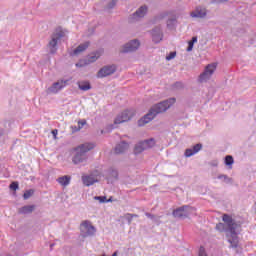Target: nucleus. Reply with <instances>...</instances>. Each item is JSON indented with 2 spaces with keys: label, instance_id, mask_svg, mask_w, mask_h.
<instances>
[{
  "label": "nucleus",
  "instance_id": "1",
  "mask_svg": "<svg viewBox=\"0 0 256 256\" xmlns=\"http://www.w3.org/2000/svg\"><path fill=\"white\" fill-rule=\"evenodd\" d=\"M222 221H224V223L220 222L216 225L217 231H220V233H223L224 231L228 233L227 237L230 247L237 249L239 245V237L237 235L238 233H241V222H236V220L229 214H224L222 216Z\"/></svg>",
  "mask_w": 256,
  "mask_h": 256
},
{
  "label": "nucleus",
  "instance_id": "2",
  "mask_svg": "<svg viewBox=\"0 0 256 256\" xmlns=\"http://www.w3.org/2000/svg\"><path fill=\"white\" fill-rule=\"evenodd\" d=\"M175 101H177L175 98H169L154 104L150 108L149 112L138 120V127H144V125H147V123H151V121H153L157 115L165 113L168 109H171V106L175 105Z\"/></svg>",
  "mask_w": 256,
  "mask_h": 256
},
{
  "label": "nucleus",
  "instance_id": "3",
  "mask_svg": "<svg viewBox=\"0 0 256 256\" xmlns=\"http://www.w3.org/2000/svg\"><path fill=\"white\" fill-rule=\"evenodd\" d=\"M92 149H95V144L91 142L80 144L79 146L74 148V151L76 153L72 158V163H74V165H79V163H85V161H87L88 159L87 153H89V151H92Z\"/></svg>",
  "mask_w": 256,
  "mask_h": 256
},
{
  "label": "nucleus",
  "instance_id": "4",
  "mask_svg": "<svg viewBox=\"0 0 256 256\" xmlns=\"http://www.w3.org/2000/svg\"><path fill=\"white\" fill-rule=\"evenodd\" d=\"M63 37H65V31H63V28H56L52 33L51 39L47 45L51 55H55V53H57V43H59Z\"/></svg>",
  "mask_w": 256,
  "mask_h": 256
},
{
  "label": "nucleus",
  "instance_id": "5",
  "mask_svg": "<svg viewBox=\"0 0 256 256\" xmlns=\"http://www.w3.org/2000/svg\"><path fill=\"white\" fill-rule=\"evenodd\" d=\"M97 233V228L93 226L91 221L84 220L80 224V235L83 237V239H86V237H93Z\"/></svg>",
  "mask_w": 256,
  "mask_h": 256
},
{
  "label": "nucleus",
  "instance_id": "6",
  "mask_svg": "<svg viewBox=\"0 0 256 256\" xmlns=\"http://www.w3.org/2000/svg\"><path fill=\"white\" fill-rule=\"evenodd\" d=\"M153 147H155V138L140 141L134 146V155H141L143 151H147V149H151Z\"/></svg>",
  "mask_w": 256,
  "mask_h": 256
},
{
  "label": "nucleus",
  "instance_id": "7",
  "mask_svg": "<svg viewBox=\"0 0 256 256\" xmlns=\"http://www.w3.org/2000/svg\"><path fill=\"white\" fill-rule=\"evenodd\" d=\"M165 17H168L166 21L167 29L173 31L177 25V19H179V16L174 11L164 12L159 15V19H165Z\"/></svg>",
  "mask_w": 256,
  "mask_h": 256
},
{
  "label": "nucleus",
  "instance_id": "8",
  "mask_svg": "<svg viewBox=\"0 0 256 256\" xmlns=\"http://www.w3.org/2000/svg\"><path fill=\"white\" fill-rule=\"evenodd\" d=\"M193 211H195V208L189 205H184L175 209L173 211V216L176 217V219H187Z\"/></svg>",
  "mask_w": 256,
  "mask_h": 256
},
{
  "label": "nucleus",
  "instance_id": "9",
  "mask_svg": "<svg viewBox=\"0 0 256 256\" xmlns=\"http://www.w3.org/2000/svg\"><path fill=\"white\" fill-rule=\"evenodd\" d=\"M215 69H217V64L212 63L208 64L202 74H200L198 81L199 83H206V81H209L211 79V75L215 73Z\"/></svg>",
  "mask_w": 256,
  "mask_h": 256
},
{
  "label": "nucleus",
  "instance_id": "10",
  "mask_svg": "<svg viewBox=\"0 0 256 256\" xmlns=\"http://www.w3.org/2000/svg\"><path fill=\"white\" fill-rule=\"evenodd\" d=\"M147 5H143L140 8L137 9V11H135L133 14H131L128 17V22L129 23H137V21H139L140 19H143V17H145V15H147Z\"/></svg>",
  "mask_w": 256,
  "mask_h": 256
},
{
  "label": "nucleus",
  "instance_id": "11",
  "mask_svg": "<svg viewBox=\"0 0 256 256\" xmlns=\"http://www.w3.org/2000/svg\"><path fill=\"white\" fill-rule=\"evenodd\" d=\"M133 115H135V112L131 110H124L115 118L114 125H121V123H127V121H131Z\"/></svg>",
  "mask_w": 256,
  "mask_h": 256
},
{
  "label": "nucleus",
  "instance_id": "12",
  "mask_svg": "<svg viewBox=\"0 0 256 256\" xmlns=\"http://www.w3.org/2000/svg\"><path fill=\"white\" fill-rule=\"evenodd\" d=\"M115 71H117V66H115V64L106 65L98 71L97 77L103 79V77H109V75H113Z\"/></svg>",
  "mask_w": 256,
  "mask_h": 256
},
{
  "label": "nucleus",
  "instance_id": "13",
  "mask_svg": "<svg viewBox=\"0 0 256 256\" xmlns=\"http://www.w3.org/2000/svg\"><path fill=\"white\" fill-rule=\"evenodd\" d=\"M141 43L139 40L134 39L126 43L121 50V53H133L134 51H137L139 49Z\"/></svg>",
  "mask_w": 256,
  "mask_h": 256
},
{
  "label": "nucleus",
  "instance_id": "14",
  "mask_svg": "<svg viewBox=\"0 0 256 256\" xmlns=\"http://www.w3.org/2000/svg\"><path fill=\"white\" fill-rule=\"evenodd\" d=\"M67 83H69V80H58L47 89V93H59L61 89L67 86Z\"/></svg>",
  "mask_w": 256,
  "mask_h": 256
},
{
  "label": "nucleus",
  "instance_id": "15",
  "mask_svg": "<svg viewBox=\"0 0 256 256\" xmlns=\"http://www.w3.org/2000/svg\"><path fill=\"white\" fill-rule=\"evenodd\" d=\"M190 17L193 19H205L207 17V9L203 6H198L190 12Z\"/></svg>",
  "mask_w": 256,
  "mask_h": 256
},
{
  "label": "nucleus",
  "instance_id": "16",
  "mask_svg": "<svg viewBox=\"0 0 256 256\" xmlns=\"http://www.w3.org/2000/svg\"><path fill=\"white\" fill-rule=\"evenodd\" d=\"M152 41L154 43H161L163 41V29L161 26H156L152 29Z\"/></svg>",
  "mask_w": 256,
  "mask_h": 256
},
{
  "label": "nucleus",
  "instance_id": "17",
  "mask_svg": "<svg viewBox=\"0 0 256 256\" xmlns=\"http://www.w3.org/2000/svg\"><path fill=\"white\" fill-rule=\"evenodd\" d=\"M89 45H90V42H85L83 44H80L77 48H75L72 52H70V56L77 57V55H81L83 51L89 48Z\"/></svg>",
  "mask_w": 256,
  "mask_h": 256
},
{
  "label": "nucleus",
  "instance_id": "18",
  "mask_svg": "<svg viewBox=\"0 0 256 256\" xmlns=\"http://www.w3.org/2000/svg\"><path fill=\"white\" fill-rule=\"evenodd\" d=\"M201 149H203V144L198 143L194 145L193 148L186 149L184 155L185 157H193V155H195V153H199Z\"/></svg>",
  "mask_w": 256,
  "mask_h": 256
},
{
  "label": "nucleus",
  "instance_id": "19",
  "mask_svg": "<svg viewBox=\"0 0 256 256\" xmlns=\"http://www.w3.org/2000/svg\"><path fill=\"white\" fill-rule=\"evenodd\" d=\"M129 149V143L122 141L119 144H117L114 148V153L116 155H123Z\"/></svg>",
  "mask_w": 256,
  "mask_h": 256
},
{
  "label": "nucleus",
  "instance_id": "20",
  "mask_svg": "<svg viewBox=\"0 0 256 256\" xmlns=\"http://www.w3.org/2000/svg\"><path fill=\"white\" fill-rule=\"evenodd\" d=\"M99 180L93 175L82 176V182L86 187H91L94 183H97Z\"/></svg>",
  "mask_w": 256,
  "mask_h": 256
},
{
  "label": "nucleus",
  "instance_id": "21",
  "mask_svg": "<svg viewBox=\"0 0 256 256\" xmlns=\"http://www.w3.org/2000/svg\"><path fill=\"white\" fill-rule=\"evenodd\" d=\"M34 211H35V205H26L19 208L18 213H20V215H29V213H32Z\"/></svg>",
  "mask_w": 256,
  "mask_h": 256
},
{
  "label": "nucleus",
  "instance_id": "22",
  "mask_svg": "<svg viewBox=\"0 0 256 256\" xmlns=\"http://www.w3.org/2000/svg\"><path fill=\"white\" fill-rule=\"evenodd\" d=\"M77 85H78V89H80V91L91 90V83L89 81H78Z\"/></svg>",
  "mask_w": 256,
  "mask_h": 256
},
{
  "label": "nucleus",
  "instance_id": "23",
  "mask_svg": "<svg viewBox=\"0 0 256 256\" xmlns=\"http://www.w3.org/2000/svg\"><path fill=\"white\" fill-rule=\"evenodd\" d=\"M107 179L117 181V179H119V171H117V169L110 168L108 170Z\"/></svg>",
  "mask_w": 256,
  "mask_h": 256
},
{
  "label": "nucleus",
  "instance_id": "24",
  "mask_svg": "<svg viewBox=\"0 0 256 256\" xmlns=\"http://www.w3.org/2000/svg\"><path fill=\"white\" fill-rule=\"evenodd\" d=\"M57 181L60 185L67 187V185H69V183H71V176H68V175L61 176L57 179Z\"/></svg>",
  "mask_w": 256,
  "mask_h": 256
},
{
  "label": "nucleus",
  "instance_id": "25",
  "mask_svg": "<svg viewBox=\"0 0 256 256\" xmlns=\"http://www.w3.org/2000/svg\"><path fill=\"white\" fill-rule=\"evenodd\" d=\"M224 163L227 165V167H229V169H232V165L235 163V160L233 159V156L227 155L224 158Z\"/></svg>",
  "mask_w": 256,
  "mask_h": 256
},
{
  "label": "nucleus",
  "instance_id": "26",
  "mask_svg": "<svg viewBox=\"0 0 256 256\" xmlns=\"http://www.w3.org/2000/svg\"><path fill=\"white\" fill-rule=\"evenodd\" d=\"M34 193H35V190L33 189L26 190L25 193L23 194V199L25 200L30 199V197H33Z\"/></svg>",
  "mask_w": 256,
  "mask_h": 256
},
{
  "label": "nucleus",
  "instance_id": "27",
  "mask_svg": "<svg viewBox=\"0 0 256 256\" xmlns=\"http://www.w3.org/2000/svg\"><path fill=\"white\" fill-rule=\"evenodd\" d=\"M133 217H139V215H137V214H129V213L124 215V218L128 222V225H131V222L133 221Z\"/></svg>",
  "mask_w": 256,
  "mask_h": 256
},
{
  "label": "nucleus",
  "instance_id": "28",
  "mask_svg": "<svg viewBox=\"0 0 256 256\" xmlns=\"http://www.w3.org/2000/svg\"><path fill=\"white\" fill-rule=\"evenodd\" d=\"M97 59H99V56H97V54H94L92 56H89L87 58V62H86V65H89V63H95V61H97Z\"/></svg>",
  "mask_w": 256,
  "mask_h": 256
},
{
  "label": "nucleus",
  "instance_id": "29",
  "mask_svg": "<svg viewBox=\"0 0 256 256\" xmlns=\"http://www.w3.org/2000/svg\"><path fill=\"white\" fill-rule=\"evenodd\" d=\"M146 217H148V219H151L152 221H155V223H159V216H155V215L147 212Z\"/></svg>",
  "mask_w": 256,
  "mask_h": 256
},
{
  "label": "nucleus",
  "instance_id": "30",
  "mask_svg": "<svg viewBox=\"0 0 256 256\" xmlns=\"http://www.w3.org/2000/svg\"><path fill=\"white\" fill-rule=\"evenodd\" d=\"M84 125H87V120L83 119L78 121V128H76L75 131H80V129H83Z\"/></svg>",
  "mask_w": 256,
  "mask_h": 256
},
{
  "label": "nucleus",
  "instance_id": "31",
  "mask_svg": "<svg viewBox=\"0 0 256 256\" xmlns=\"http://www.w3.org/2000/svg\"><path fill=\"white\" fill-rule=\"evenodd\" d=\"M9 189H11V191H17V189H19V182H12L9 185Z\"/></svg>",
  "mask_w": 256,
  "mask_h": 256
},
{
  "label": "nucleus",
  "instance_id": "32",
  "mask_svg": "<svg viewBox=\"0 0 256 256\" xmlns=\"http://www.w3.org/2000/svg\"><path fill=\"white\" fill-rule=\"evenodd\" d=\"M175 57H177V52H170L169 55L166 56V61H171V59H175Z\"/></svg>",
  "mask_w": 256,
  "mask_h": 256
},
{
  "label": "nucleus",
  "instance_id": "33",
  "mask_svg": "<svg viewBox=\"0 0 256 256\" xmlns=\"http://www.w3.org/2000/svg\"><path fill=\"white\" fill-rule=\"evenodd\" d=\"M94 199L96 201H99L100 203H107V197L106 196H95Z\"/></svg>",
  "mask_w": 256,
  "mask_h": 256
},
{
  "label": "nucleus",
  "instance_id": "34",
  "mask_svg": "<svg viewBox=\"0 0 256 256\" xmlns=\"http://www.w3.org/2000/svg\"><path fill=\"white\" fill-rule=\"evenodd\" d=\"M218 179H224L225 183H232L233 179L229 178L227 175H219Z\"/></svg>",
  "mask_w": 256,
  "mask_h": 256
},
{
  "label": "nucleus",
  "instance_id": "35",
  "mask_svg": "<svg viewBox=\"0 0 256 256\" xmlns=\"http://www.w3.org/2000/svg\"><path fill=\"white\" fill-rule=\"evenodd\" d=\"M115 5H117V1L112 0L107 4L106 9H113L115 7Z\"/></svg>",
  "mask_w": 256,
  "mask_h": 256
},
{
  "label": "nucleus",
  "instance_id": "36",
  "mask_svg": "<svg viewBox=\"0 0 256 256\" xmlns=\"http://www.w3.org/2000/svg\"><path fill=\"white\" fill-rule=\"evenodd\" d=\"M183 84L181 82H176L174 85H173V89H183Z\"/></svg>",
  "mask_w": 256,
  "mask_h": 256
},
{
  "label": "nucleus",
  "instance_id": "37",
  "mask_svg": "<svg viewBox=\"0 0 256 256\" xmlns=\"http://www.w3.org/2000/svg\"><path fill=\"white\" fill-rule=\"evenodd\" d=\"M193 45H195L193 42H188V47L186 49V51L190 52V51H193Z\"/></svg>",
  "mask_w": 256,
  "mask_h": 256
},
{
  "label": "nucleus",
  "instance_id": "38",
  "mask_svg": "<svg viewBox=\"0 0 256 256\" xmlns=\"http://www.w3.org/2000/svg\"><path fill=\"white\" fill-rule=\"evenodd\" d=\"M199 256H207V254L205 253V248L204 247H200Z\"/></svg>",
  "mask_w": 256,
  "mask_h": 256
},
{
  "label": "nucleus",
  "instance_id": "39",
  "mask_svg": "<svg viewBox=\"0 0 256 256\" xmlns=\"http://www.w3.org/2000/svg\"><path fill=\"white\" fill-rule=\"evenodd\" d=\"M190 43H197V36H193Z\"/></svg>",
  "mask_w": 256,
  "mask_h": 256
},
{
  "label": "nucleus",
  "instance_id": "40",
  "mask_svg": "<svg viewBox=\"0 0 256 256\" xmlns=\"http://www.w3.org/2000/svg\"><path fill=\"white\" fill-rule=\"evenodd\" d=\"M108 131H112V129H114V127H113V124H111L110 126H108Z\"/></svg>",
  "mask_w": 256,
  "mask_h": 256
},
{
  "label": "nucleus",
  "instance_id": "41",
  "mask_svg": "<svg viewBox=\"0 0 256 256\" xmlns=\"http://www.w3.org/2000/svg\"><path fill=\"white\" fill-rule=\"evenodd\" d=\"M214 1H216L217 3H225V1L227 0H214Z\"/></svg>",
  "mask_w": 256,
  "mask_h": 256
},
{
  "label": "nucleus",
  "instance_id": "42",
  "mask_svg": "<svg viewBox=\"0 0 256 256\" xmlns=\"http://www.w3.org/2000/svg\"><path fill=\"white\" fill-rule=\"evenodd\" d=\"M52 134L54 135V137H57V130H53Z\"/></svg>",
  "mask_w": 256,
  "mask_h": 256
},
{
  "label": "nucleus",
  "instance_id": "43",
  "mask_svg": "<svg viewBox=\"0 0 256 256\" xmlns=\"http://www.w3.org/2000/svg\"><path fill=\"white\" fill-rule=\"evenodd\" d=\"M55 247V244H50V249H53Z\"/></svg>",
  "mask_w": 256,
  "mask_h": 256
},
{
  "label": "nucleus",
  "instance_id": "44",
  "mask_svg": "<svg viewBox=\"0 0 256 256\" xmlns=\"http://www.w3.org/2000/svg\"><path fill=\"white\" fill-rule=\"evenodd\" d=\"M76 67H83V65H80L79 63H77Z\"/></svg>",
  "mask_w": 256,
  "mask_h": 256
},
{
  "label": "nucleus",
  "instance_id": "45",
  "mask_svg": "<svg viewBox=\"0 0 256 256\" xmlns=\"http://www.w3.org/2000/svg\"><path fill=\"white\" fill-rule=\"evenodd\" d=\"M3 135V129L0 130V137Z\"/></svg>",
  "mask_w": 256,
  "mask_h": 256
},
{
  "label": "nucleus",
  "instance_id": "46",
  "mask_svg": "<svg viewBox=\"0 0 256 256\" xmlns=\"http://www.w3.org/2000/svg\"><path fill=\"white\" fill-rule=\"evenodd\" d=\"M112 256H117V252H114V253L112 254Z\"/></svg>",
  "mask_w": 256,
  "mask_h": 256
},
{
  "label": "nucleus",
  "instance_id": "47",
  "mask_svg": "<svg viewBox=\"0 0 256 256\" xmlns=\"http://www.w3.org/2000/svg\"><path fill=\"white\" fill-rule=\"evenodd\" d=\"M110 201H111V198H109V199L107 200V203H110Z\"/></svg>",
  "mask_w": 256,
  "mask_h": 256
},
{
  "label": "nucleus",
  "instance_id": "48",
  "mask_svg": "<svg viewBox=\"0 0 256 256\" xmlns=\"http://www.w3.org/2000/svg\"><path fill=\"white\" fill-rule=\"evenodd\" d=\"M105 133V131L101 130V134Z\"/></svg>",
  "mask_w": 256,
  "mask_h": 256
}]
</instances>
